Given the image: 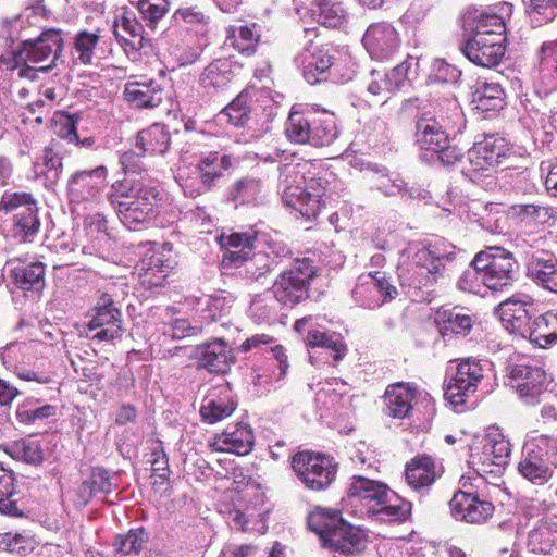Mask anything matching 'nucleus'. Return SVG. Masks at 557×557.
<instances>
[{
  "mask_svg": "<svg viewBox=\"0 0 557 557\" xmlns=\"http://www.w3.org/2000/svg\"><path fill=\"white\" fill-rule=\"evenodd\" d=\"M107 199L120 221L129 230L149 223L156 216L159 185L148 176L126 177L114 182Z\"/></svg>",
  "mask_w": 557,
  "mask_h": 557,
  "instance_id": "nucleus-1",
  "label": "nucleus"
},
{
  "mask_svg": "<svg viewBox=\"0 0 557 557\" xmlns=\"http://www.w3.org/2000/svg\"><path fill=\"white\" fill-rule=\"evenodd\" d=\"M325 184L318 168L310 162L285 163L278 168L283 202L308 219L319 214Z\"/></svg>",
  "mask_w": 557,
  "mask_h": 557,
  "instance_id": "nucleus-2",
  "label": "nucleus"
},
{
  "mask_svg": "<svg viewBox=\"0 0 557 557\" xmlns=\"http://www.w3.org/2000/svg\"><path fill=\"white\" fill-rule=\"evenodd\" d=\"M406 252L410 268L401 269L400 278L417 289L436 284L444 277L447 265L456 259V247L445 240H435L429 245L411 244Z\"/></svg>",
  "mask_w": 557,
  "mask_h": 557,
  "instance_id": "nucleus-3",
  "label": "nucleus"
},
{
  "mask_svg": "<svg viewBox=\"0 0 557 557\" xmlns=\"http://www.w3.org/2000/svg\"><path fill=\"white\" fill-rule=\"evenodd\" d=\"M392 495L394 493L386 484L355 474L350 481V513L375 515L388 522L404 521L410 513L411 504L403 500L391 505Z\"/></svg>",
  "mask_w": 557,
  "mask_h": 557,
  "instance_id": "nucleus-4",
  "label": "nucleus"
},
{
  "mask_svg": "<svg viewBox=\"0 0 557 557\" xmlns=\"http://www.w3.org/2000/svg\"><path fill=\"white\" fill-rule=\"evenodd\" d=\"M474 21V35L462 47V53L479 66H496L505 54V20L496 12L484 11Z\"/></svg>",
  "mask_w": 557,
  "mask_h": 557,
  "instance_id": "nucleus-5",
  "label": "nucleus"
},
{
  "mask_svg": "<svg viewBox=\"0 0 557 557\" xmlns=\"http://www.w3.org/2000/svg\"><path fill=\"white\" fill-rule=\"evenodd\" d=\"M434 113L423 112L416 122V144L421 150L434 153L447 145V129L460 116V108L454 92L435 99Z\"/></svg>",
  "mask_w": 557,
  "mask_h": 557,
  "instance_id": "nucleus-6",
  "label": "nucleus"
},
{
  "mask_svg": "<svg viewBox=\"0 0 557 557\" xmlns=\"http://www.w3.org/2000/svg\"><path fill=\"white\" fill-rule=\"evenodd\" d=\"M557 468V440L540 436L524 445L517 465L518 473L533 485L543 486Z\"/></svg>",
  "mask_w": 557,
  "mask_h": 557,
  "instance_id": "nucleus-7",
  "label": "nucleus"
},
{
  "mask_svg": "<svg viewBox=\"0 0 557 557\" xmlns=\"http://www.w3.org/2000/svg\"><path fill=\"white\" fill-rule=\"evenodd\" d=\"M307 523L308 528L319 536L323 547L337 554L336 557L347 556L348 524L341 511L315 506L308 513Z\"/></svg>",
  "mask_w": 557,
  "mask_h": 557,
  "instance_id": "nucleus-8",
  "label": "nucleus"
},
{
  "mask_svg": "<svg viewBox=\"0 0 557 557\" xmlns=\"http://www.w3.org/2000/svg\"><path fill=\"white\" fill-rule=\"evenodd\" d=\"M292 468L297 479L309 490L324 491L335 480L337 463L331 456L302 450L293 456Z\"/></svg>",
  "mask_w": 557,
  "mask_h": 557,
  "instance_id": "nucleus-9",
  "label": "nucleus"
},
{
  "mask_svg": "<svg viewBox=\"0 0 557 557\" xmlns=\"http://www.w3.org/2000/svg\"><path fill=\"white\" fill-rule=\"evenodd\" d=\"M62 48L63 39L61 32L48 29L45 30L39 38L23 42V47L17 51L1 55L0 66L14 71L22 62L38 64L52 55V60L49 64H52L53 67Z\"/></svg>",
  "mask_w": 557,
  "mask_h": 557,
  "instance_id": "nucleus-10",
  "label": "nucleus"
},
{
  "mask_svg": "<svg viewBox=\"0 0 557 557\" xmlns=\"http://www.w3.org/2000/svg\"><path fill=\"white\" fill-rule=\"evenodd\" d=\"M479 269H483L487 289L502 290L517 280L518 263L513 255L502 247H490L478 253Z\"/></svg>",
  "mask_w": 557,
  "mask_h": 557,
  "instance_id": "nucleus-11",
  "label": "nucleus"
},
{
  "mask_svg": "<svg viewBox=\"0 0 557 557\" xmlns=\"http://www.w3.org/2000/svg\"><path fill=\"white\" fill-rule=\"evenodd\" d=\"M315 274L308 259L296 260L274 282L272 294L283 305L295 306L308 297L309 283Z\"/></svg>",
  "mask_w": 557,
  "mask_h": 557,
  "instance_id": "nucleus-12",
  "label": "nucleus"
},
{
  "mask_svg": "<svg viewBox=\"0 0 557 557\" xmlns=\"http://www.w3.org/2000/svg\"><path fill=\"white\" fill-rule=\"evenodd\" d=\"M231 166L232 158L228 154H220L216 151H211L202 156L196 165L197 177H181V186L184 194L188 197L196 198L208 191L215 185L216 181L222 177L223 172Z\"/></svg>",
  "mask_w": 557,
  "mask_h": 557,
  "instance_id": "nucleus-13",
  "label": "nucleus"
},
{
  "mask_svg": "<svg viewBox=\"0 0 557 557\" xmlns=\"http://www.w3.org/2000/svg\"><path fill=\"white\" fill-rule=\"evenodd\" d=\"M306 46L295 58L297 65L302 70L304 78L315 85L327 78V71L333 65V58L321 45L314 42L318 37L317 28H305Z\"/></svg>",
  "mask_w": 557,
  "mask_h": 557,
  "instance_id": "nucleus-14",
  "label": "nucleus"
},
{
  "mask_svg": "<svg viewBox=\"0 0 557 557\" xmlns=\"http://www.w3.org/2000/svg\"><path fill=\"white\" fill-rule=\"evenodd\" d=\"M95 314L88 323L89 330L94 332L90 338L99 342H110L121 337L122 313L115 307L113 295L103 293L96 307Z\"/></svg>",
  "mask_w": 557,
  "mask_h": 557,
  "instance_id": "nucleus-15",
  "label": "nucleus"
},
{
  "mask_svg": "<svg viewBox=\"0 0 557 557\" xmlns=\"http://www.w3.org/2000/svg\"><path fill=\"white\" fill-rule=\"evenodd\" d=\"M107 176L108 169L104 165L75 172L67 181L70 200L75 203L98 202Z\"/></svg>",
  "mask_w": 557,
  "mask_h": 557,
  "instance_id": "nucleus-16",
  "label": "nucleus"
},
{
  "mask_svg": "<svg viewBox=\"0 0 557 557\" xmlns=\"http://www.w3.org/2000/svg\"><path fill=\"white\" fill-rule=\"evenodd\" d=\"M191 358L197 361V369H205L214 374L226 373L235 362L233 350L223 338L197 345Z\"/></svg>",
  "mask_w": 557,
  "mask_h": 557,
  "instance_id": "nucleus-17",
  "label": "nucleus"
},
{
  "mask_svg": "<svg viewBox=\"0 0 557 557\" xmlns=\"http://www.w3.org/2000/svg\"><path fill=\"white\" fill-rule=\"evenodd\" d=\"M362 41L370 57L376 60H387L393 57L401 42L396 28L386 22L371 24Z\"/></svg>",
  "mask_w": 557,
  "mask_h": 557,
  "instance_id": "nucleus-18",
  "label": "nucleus"
},
{
  "mask_svg": "<svg viewBox=\"0 0 557 557\" xmlns=\"http://www.w3.org/2000/svg\"><path fill=\"white\" fill-rule=\"evenodd\" d=\"M508 152V144L503 137L487 135L469 149L468 160L473 172L487 171L502 165Z\"/></svg>",
  "mask_w": 557,
  "mask_h": 557,
  "instance_id": "nucleus-19",
  "label": "nucleus"
},
{
  "mask_svg": "<svg viewBox=\"0 0 557 557\" xmlns=\"http://www.w3.org/2000/svg\"><path fill=\"white\" fill-rule=\"evenodd\" d=\"M453 517L467 523H484L494 512V505L476 495L458 491L449 502Z\"/></svg>",
  "mask_w": 557,
  "mask_h": 557,
  "instance_id": "nucleus-20",
  "label": "nucleus"
},
{
  "mask_svg": "<svg viewBox=\"0 0 557 557\" xmlns=\"http://www.w3.org/2000/svg\"><path fill=\"white\" fill-rule=\"evenodd\" d=\"M532 308V297L525 294H516L500 302L495 311L506 330L512 333H523L531 319Z\"/></svg>",
  "mask_w": 557,
  "mask_h": 557,
  "instance_id": "nucleus-21",
  "label": "nucleus"
},
{
  "mask_svg": "<svg viewBox=\"0 0 557 557\" xmlns=\"http://www.w3.org/2000/svg\"><path fill=\"white\" fill-rule=\"evenodd\" d=\"M228 383L212 387L202 400L200 407L201 419L210 424L228 418L236 409Z\"/></svg>",
  "mask_w": 557,
  "mask_h": 557,
  "instance_id": "nucleus-22",
  "label": "nucleus"
},
{
  "mask_svg": "<svg viewBox=\"0 0 557 557\" xmlns=\"http://www.w3.org/2000/svg\"><path fill=\"white\" fill-rule=\"evenodd\" d=\"M255 445L252 429L245 423L227 426L221 434L215 435L210 443L216 451L233 453L238 456L248 455Z\"/></svg>",
  "mask_w": 557,
  "mask_h": 557,
  "instance_id": "nucleus-23",
  "label": "nucleus"
},
{
  "mask_svg": "<svg viewBox=\"0 0 557 557\" xmlns=\"http://www.w3.org/2000/svg\"><path fill=\"white\" fill-rule=\"evenodd\" d=\"M442 467L432 457L422 455L407 462L405 478L413 491L424 494L442 475Z\"/></svg>",
  "mask_w": 557,
  "mask_h": 557,
  "instance_id": "nucleus-24",
  "label": "nucleus"
},
{
  "mask_svg": "<svg viewBox=\"0 0 557 557\" xmlns=\"http://www.w3.org/2000/svg\"><path fill=\"white\" fill-rule=\"evenodd\" d=\"M511 380L519 396L527 404H535L546 383V373L536 366L518 364L511 370Z\"/></svg>",
  "mask_w": 557,
  "mask_h": 557,
  "instance_id": "nucleus-25",
  "label": "nucleus"
},
{
  "mask_svg": "<svg viewBox=\"0 0 557 557\" xmlns=\"http://www.w3.org/2000/svg\"><path fill=\"white\" fill-rule=\"evenodd\" d=\"M528 276L540 287L557 294V259L548 251H536L527 263Z\"/></svg>",
  "mask_w": 557,
  "mask_h": 557,
  "instance_id": "nucleus-26",
  "label": "nucleus"
},
{
  "mask_svg": "<svg viewBox=\"0 0 557 557\" xmlns=\"http://www.w3.org/2000/svg\"><path fill=\"white\" fill-rule=\"evenodd\" d=\"M173 269V261L164 251H153L137 265L141 284L147 288L161 286Z\"/></svg>",
  "mask_w": 557,
  "mask_h": 557,
  "instance_id": "nucleus-27",
  "label": "nucleus"
},
{
  "mask_svg": "<svg viewBox=\"0 0 557 557\" xmlns=\"http://www.w3.org/2000/svg\"><path fill=\"white\" fill-rule=\"evenodd\" d=\"M163 89L153 79L129 82L125 86V99L136 108L152 109L162 102Z\"/></svg>",
  "mask_w": 557,
  "mask_h": 557,
  "instance_id": "nucleus-28",
  "label": "nucleus"
},
{
  "mask_svg": "<svg viewBox=\"0 0 557 557\" xmlns=\"http://www.w3.org/2000/svg\"><path fill=\"white\" fill-rule=\"evenodd\" d=\"M416 397V389L409 384L396 383L389 385L384 395L386 413L396 419L408 417L412 410V401Z\"/></svg>",
  "mask_w": 557,
  "mask_h": 557,
  "instance_id": "nucleus-29",
  "label": "nucleus"
},
{
  "mask_svg": "<svg viewBox=\"0 0 557 557\" xmlns=\"http://www.w3.org/2000/svg\"><path fill=\"white\" fill-rule=\"evenodd\" d=\"M256 236L248 233H232L220 236V245L225 250L223 262L237 265L255 249Z\"/></svg>",
  "mask_w": 557,
  "mask_h": 557,
  "instance_id": "nucleus-30",
  "label": "nucleus"
},
{
  "mask_svg": "<svg viewBox=\"0 0 557 557\" xmlns=\"http://www.w3.org/2000/svg\"><path fill=\"white\" fill-rule=\"evenodd\" d=\"M113 32L117 40L138 49L143 46L144 27L131 11H123L115 17Z\"/></svg>",
  "mask_w": 557,
  "mask_h": 557,
  "instance_id": "nucleus-31",
  "label": "nucleus"
},
{
  "mask_svg": "<svg viewBox=\"0 0 557 557\" xmlns=\"http://www.w3.org/2000/svg\"><path fill=\"white\" fill-rule=\"evenodd\" d=\"M170 145V135L162 124H153L140 131L135 139V148L141 153L163 154Z\"/></svg>",
  "mask_w": 557,
  "mask_h": 557,
  "instance_id": "nucleus-32",
  "label": "nucleus"
},
{
  "mask_svg": "<svg viewBox=\"0 0 557 557\" xmlns=\"http://www.w3.org/2000/svg\"><path fill=\"white\" fill-rule=\"evenodd\" d=\"M14 472L0 463V513L18 517L23 515L18 507L20 492Z\"/></svg>",
  "mask_w": 557,
  "mask_h": 557,
  "instance_id": "nucleus-33",
  "label": "nucleus"
},
{
  "mask_svg": "<svg viewBox=\"0 0 557 557\" xmlns=\"http://www.w3.org/2000/svg\"><path fill=\"white\" fill-rule=\"evenodd\" d=\"M474 109L483 113H495L505 106V92L499 84L483 83L472 95Z\"/></svg>",
  "mask_w": 557,
  "mask_h": 557,
  "instance_id": "nucleus-34",
  "label": "nucleus"
},
{
  "mask_svg": "<svg viewBox=\"0 0 557 557\" xmlns=\"http://www.w3.org/2000/svg\"><path fill=\"white\" fill-rule=\"evenodd\" d=\"M228 197L240 205H258L264 197L263 182L253 176L243 177L232 185Z\"/></svg>",
  "mask_w": 557,
  "mask_h": 557,
  "instance_id": "nucleus-35",
  "label": "nucleus"
},
{
  "mask_svg": "<svg viewBox=\"0 0 557 557\" xmlns=\"http://www.w3.org/2000/svg\"><path fill=\"white\" fill-rule=\"evenodd\" d=\"M363 290L376 293L383 300V304L394 299L397 296V289L391 284L386 273L376 271L374 273L369 272L366 275H361L358 278L356 285V293L358 297L363 295Z\"/></svg>",
  "mask_w": 557,
  "mask_h": 557,
  "instance_id": "nucleus-36",
  "label": "nucleus"
},
{
  "mask_svg": "<svg viewBox=\"0 0 557 557\" xmlns=\"http://www.w3.org/2000/svg\"><path fill=\"white\" fill-rule=\"evenodd\" d=\"M260 41V34L257 25L251 26H231L227 29L226 45L236 49L239 53L247 57L256 52Z\"/></svg>",
  "mask_w": 557,
  "mask_h": 557,
  "instance_id": "nucleus-37",
  "label": "nucleus"
},
{
  "mask_svg": "<svg viewBox=\"0 0 557 557\" xmlns=\"http://www.w3.org/2000/svg\"><path fill=\"white\" fill-rule=\"evenodd\" d=\"M235 268H242L240 274L249 281H259L265 276L270 271L277 267L274 258L264 251H251L246 255L243 261L238 262Z\"/></svg>",
  "mask_w": 557,
  "mask_h": 557,
  "instance_id": "nucleus-38",
  "label": "nucleus"
},
{
  "mask_svg": "<svg viewBox=\"0 0 557 557\" xmlns=\"http://www.w3.org/2000/svg\"><path fill=\"white\" fill-rule=\"evenodd\" d=\"M233 73L227 60H216L205 67L200 75L199 84L211 94L218 89L224 88L232 79Z\"/></svg>",
  "mask_w": 557,
  "mask_h": 557,
  "instance_id": "nucleus-39",
  "label": "nucleus"
},
{
  "mask_svg": "<svg viewBox=\"0 0 557 557\" xmlns=\"http://www.w3.org/2000/svg\"><path fill=\"white\" fill-rule=\"evenodd\" d=\"M15 285L23 290H40L45 286V267L41 262L16 265L11 270Z\"/></svg>",
  "mask_w": 557,
  "mask_h": 557,
  "instance_id": "nucleus-40",
  "label": "nucleus"
},
{
  "mask_svg": "<svg viewBox=\"0 0 557 557\" xmlns=\"http://www.w3.org/2000/svg\"><path fill=\"white\" fill-rule=\"evenodd\" d=\"M3 450L13 459L33 466H38L44 460L41 445L38 441L33 438H23L8 443L3 446Z\"/></svg>",
  "mask_w": 557,
  "mask_h": 557,
  "instance_id": "nucleus-41",
  "label": "nucleus"
},
{
  "mask_svg": "<svg viewBox=\"0 0 557 557\" xmlns=\"http://www.w3.org/2000/svg\"><path fill=\"white\" fill-rule=\"evenodd\" d=\"M309 347H321L334 352L333 359L338 362L346 356V344L344 336L336 332H323L319 330H309L306 336Z\"/></svg>",
  "mask_w": 557,
  "mask_h": 557,
  "instance_id": "nucleus-42",
  "label": "nucleus"
},
{
  "mask_svg": "<svg viewBox=\"0 0 557 557\" xmlns=\"http://www.w3.org/2000/svg\"><path fill=\"white\" fill-rule=\"evenodd\" d=\"M311 112H298L292 109L285 124V135L295 144H310Z\"/></svg>",
  "mask_w": 557,
  "mask_h": 557,
  "instance_id": "nucleus-43",
  "label": "nucleus"
},
{
  "mask_svg": "<svg viewBox=\"0 0 557 557\" xmlns=\"http://www.w3.org/2000/svg\"><path fill=\"white\" fill-rule=\"evenodd\" d=\"M511 446L508 440L499 432H492L487 435L483 447V455L491 463L502 467L508 462Z\"/></svg>",
  "mask_w": 557,
  "mask_h": 557,
  "instance_id": "nucleus-44",
  "label": "nucleus"
},
{
  "mask_svg": "<svg viewBox=\"0 0 557 557\" xmlns=\"http://www.w3.org/2000/svg\"><path fill=\"white\" fill-rule=\"evenodd\" d=\"M14 227L16 236L26 240L37 234L40 227V221L37 216V207L35 202L22 207L14 214Z\"/></svg>",
  "mask_w": 557,
  "mask_h": 557,
  "instance_id": "nucleus-45",
  "label": "nucleus"
},
{
  "mask_svg": "<svg viewBox=\"0 0 557 557\" xmlns=\"http://www.w3.org/2000/svg\"><path fill=\"white\" fill-rule=\"evenodd\" d=\"M512 214L523 223L544 224L550 219H557V209L553 207L537 206L533 203L513 205Z\"/></svg>",
  "mask_w": 557,
  "mask_h": 557,
  "instance_id": "nucleus-46",
  "label": "nucleus"
},
{
  "mask_svg": "<svg viewBox=\"0 0 557 557\" xmlns=\"http://www.w3.org/2000/svg\"><path fill=\"white\" fill-rule=\"evenodd\" d=\"M478 264V253L474 259L469 264V268L466 269L457 281V287L467 293L475 294V295H485V290L487 289L485 278L483 277V269H479Z\"/></svg>",
  "mask_w": 557,
  "mask_h": 557,
  "instance_id": "nucleus-47",
  "label": "nucleus"
},
{
  "mask_svg": "<svg viewBox=\"0 0 557 557\" xmlns=\"http://www.w3.org/2000/svg\"><path fill=\"white\" fill-rule=\"evenodd\" d=\"M557 542V531H553L547 522L531 530L528 536V547L533 553L549 554Z\"/></svg>",
  "mask_w": 557,
  "mask_h": 557,
  "instance_id": "nucleus-48",
  "label": "nucleus"
},
{
  "mask_svg": "<svg viewBox=\"0 0 557 557\" xmlns=\"http://www.w3.org/2000/svg\"><path fill=\"white\" fill-rule=\"evenodd\" d=\"M310 145L326 146L337 136L335 122L331 116L321 119L311 113Z\"/></svg>",
  "mask_w": 557,
  "mask_h": 557,
  "instance_id": "nucleus-49",
  "label": "nucleus"
},
{
  "mask_svg": "<svg viewBox=\"0 0 557 557\" xmlns=\"http://www.w3.org/2000/svg\"><path fill=\"white\" fill-rule=\"evenodd\" d=\"M371 171L379 175V183L376 184L377 189L382 190L387 196H394L397 194H409L411 198H425L421 191L413 190V188H406L405 182L398 176L391 177L386 171V169H379V166L371 168Z\"/></svg>",
  "mask_w": 557,
  "mask_h": 557,
  "instance_id": "nucleus-50",
  "label": "nucleus"
},
{
  "mask_svg": "<svg viewBox=\"0 0 557 557\" xmlns=\"http://www.w3.org/2000/svg\"><path fill=\"white\" fill-rule=\"evenodd\" d=\"M478 389V386L470 381H466L463 376L458 373L450 379L445 388V398L454 406L466 404L467 399L471 397Z\"/></svg>",
  "mask_w": 557,
  "mask_h": 557,
  "instance_id": "nucleus-51",
  "label": "nucleus"
},
{
  "mask_svg": "<svg viewBox=\"0 0 557 557\" xmlns=\"http://www.w3.org/2000/svg\"><path fill=\"white\" fill-rule=\"evenodd\" d=\"M313 12L318 22L329 28L341 27L345 22L341 4L334 0H318Z\"/></svg>",
  "mask_w": 557,
  "mask_h": 557,
  "instance_id": "nucleus-52",
  "label": "nucleus"
},
{
  "mask_svg": "<svg viewBox=\"0 0 557 557\" xmlns=\"http://www.w3.org/2000/svg\"><path fill=\"white\" fill-rule=\"evenodd\" d=\"M147 541L146 532L143 528L129 530L125 534H120L115 539L114 546L117 552L129 555L138 554Z\"/></svg>",
  "mask_w": 557,
  "mask_h": 557,
  "instance_id": "nucleus-53",
  "label": "nucleus"
},
{
  "mask_svg": "<svg viewBox=\"0 0 557 557\" xmlns=\"http://www.w3.org/2000/svg\"><path fill=\"white\" fill-rule=\"evenodd\" d=\"M100 40L98 33L83 30L76 35L75 51L78 54V60L83 64H91L95 48Z\"/></svg>",
  "mask_w": 557,
  "mask_h": 557,
  "instance_id": "nucleus-54",
  "label": "nucleus"
},
{
  "mask_svg": "<svg viewBox=\"0 0 557 557\" xmlns=\"http://www.w3.org/2000/svg\"><path fill=\"white\" fill-rule=\"evenodd\" d=\"M0 548L5 552L26 555L33 550L34 542L28 535L7 532L0 534Z\"/></svg>",
  "mask_w": 557,
  "mask_h": 557,
  "instance_id": "nucleus-55",
  "label": "nucleus"
},
{
  "mask_svg": "<svg viewBox=\"0 0 557 557\" xmlns=\"http://www.w3.org/2000/svg\"><path fill=\"white\" fill-rule=\"evenodd\" d=\"M444 326L442 332L450 331L454 334H468L472 329V318L469 314L460 313L459 311L445 310L442 313Z\"/></svg>",
  "mask_w": 557,
  "mask_h": 557,
  "instance_id": "nucleus-56",
  "label": "nucleus"
},
{
  "mask_svg": "<svg viewBox=\"0 0 557 557\" xmlns=\"http://www.w3.org/2000/svg\"><path fill=\"white\" fill-rule=\"evenodd\" d=\"M461 76V72L443 60H436L432 73L429 76L431 84H445L455 86Z\"/></svg>",
  "mask_w": 557,
  "mask_h": 557,
  "instance_id": "nucleus-57",
  "label": "nucleus"
},
{
  "mask_svg": "<svg viewBox=\"0 0 557 557\" xmlns=\"http://www.w3.org/2000/svg\"><path fill=\"white\" fill-rule=\"evenodd\" d=\"M138 10L148 26L153 28L156 23L168 12L166 0H139Z\"/></svg>",
  "mask_w": 557,
  "mask_h": 557,
  "instance_id": "nucleus-58",
  "label": "nucleus"
},
{
  "mask_svg": "<svg viewBox=\"0 0 557 557\" xmlns=\"http://www.w3.org/2000/svg\"><path fill=\"white\" fill-rule=\"evenodd\" d=\"M249 109L244 96H238L227 107H225L221 116L226 117V121L234 126H243L248 120Z\"/></svg>",
  "mask_w": 557,
  "mask_h": 557,
  "instance_id": "nucleus-59",
  "label": "nucleus"
},
{
  "mask_svg": "<svg viewBox=\"0 0 557 557\" xmlns=\"http://www.w3.org/2000/svg\"><path fill=\"white\" fill-rule=\"evenodd\" d=\"M525 12L533 27H539L555 20L544 0H529Z\"/></svg>",
  "mask_w": 557,
  "mask_h": 557,
  "instance_id": "nucleus-60",
  "label": "nucleus"
},
{
  "mask_svg": "<svg viewBox=\"0 0 557 557\" xmlns=\"http://www.w3.org/2000/svg\"><path fill=\"white\" fill-rule=\"evenodd\" d=\"M412 73V59H407L391 72H388L384 79V85L387 90L399 89L404 83L410 78Z\"/></svg>",
  "mask_w": 557,
  "mask_h": 557,
  "instance_id": "nucleus-61",
  "label": "nucleus"
},
{
  "mask_svg": "<svg viewBox=\"0 0 557 557\" xmlns=\"http://www.w3.org/2000/svg\"><path fill=\"white\" fill-rule=\"evenodd\" d=\"M485 366L486 362L483 364L478 359H465L458 363L456 373L479 386L485 375Z\"/></svg>",
  "mask_w": 557,
  "mask_h": 557,
  "instance_id": "nucleus-62",
  "label": "nucleus"
},
{
  "mask_svg": "<svg viewBox=\"0 0 557 557\" xmlns=\"http://www.w3.org/2000/svg\"><path fill=\"white\" fill-rule=\"evenodd\" d=\"M44 169L40 170V174H44L46 181L50 185H54L61 175L62 171V158L52 151H46L44 156L42 165ZM36 174L39 172L36 170Z\"/></svg>",
  "mask_w": 557,
  "mask_h": 557,
  "instance_id": "nucleus-63",
  "label": "nucleus"
},
{
  "mask_svg": "<svg viewBox=\"0 0 557 557\" xmlns=\"http://www.w3.org/2000/svg\"><path fill=\"white\" fill-rule=\"evenodd\" d=\"M541 323H545L546 326L555 327L552 332L546 334H539L534 337V342L543 348H546L553 344L557 343V313L547 312L545 315L541 318L539 325Z\"/></svg>",
  "mask_w": 557,
  "mask_h": 557,
  "instance_id": "nucleus-64",
  "label": "nucleus"
}]
</instances>
